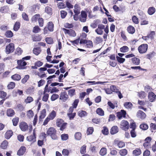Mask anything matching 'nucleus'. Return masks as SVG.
Segmentation results:
<instances>
[{
    "label": "nucleus",
    "mask_w": 156,
    "mask_h": 156,
    "mask_svg": "<svg viewBox=\"0 0 156 156\" xmlns=\"http://www.w3.org/2000/svg\"><path fill=\"white\" fill-rule=\"evenodd\" d=\"M132 61L133 64L136 65H139L140 62V59L136 57H134L132 59Z\"/></svg>",
    "instance_id": "16"
},
{
    "label": "nucleus",
    "mask_w": 156,
    "mask_h": 156,
    "mask_svg": "<svg viewBox=\"0 0 156 156\" xmlns=\"http://www.w3.org/2000/svg\"><path fill=\"white\" fill-rule=\"evenodd\" d=\"M41 30L38 26H36L34 27L33 30V32L34 33H37L39 32Z\"/></svg>",
    "instance_id": "40"
},
{
    "label": "nucleus",
    "mask_w": 156,
    "mask_h": 156,
    "mask_svg": "<svg viewBox=\"0 0 156 156\" xmlns=\"http://www.w3.org/2000/svg\"><path fill=\"white\" fill-rule=\"evenodd\" d=\"M75 90L74 89H72L69 90L68 91V94L71 97L73 96L75 94Z\"/></svg>",
    "instance_id": "59"
},
{
    "label": "nucleus",
    "mask_w": 156,
    "mask_h": 156,
    "mask_svg": "<svg viewBox=\"0 0 156 156\" xmlns=\"http://www.w3.org/2000/svg\"><path fill=\"white\" fill-rule=\"evenodd\" d=\"M46 41L48 44H52L53 42L52 39L50 37L46 38Z\"/></svg>",
    "instance_id": "60"
},
{
    "label": "nucleus",
    "mask_w": 156,
    "mask_h": 156,
    "mask_svg": "<svg viewBox=\"0 0 156 156\" xmlns=\"http://www.w3.org/2000/svg\"><path fill=\"white\" fill-rule=\"evenodd\" d=\"M86 146L85 145H83L81 147L80 152L81 154H84L86 153Z\"/></svg>",
    "instance_id": "52"
},
{
    "label": "nucleus",
    "mask_w": 156,
    "mask_h": 156,
    "mask_svg": "<svg viewBox=\"0 0 156 156\" xmlns=\"http://www.w3.org/2000/svg\"><path fill=\"white\" fill-rule=\"evenodd\" d=\"M63 123V121L61 119H58L56 122L57 126L58 127H60L61 125Z\"/></svg>",
    "instance_id": "57"
},
{
    "label": "nucleus",
    "mask_w": 156,
    "mask_h": 156,
    "mask_svg": "<svg viewBox=\"0 0 156 156\" xmlns=\"http://www.w3.org/2000/svg\"><path fill=\"white\" fill-rule=\"evenodd\" d=\"M19 121V119L18 117H15L13 119L12 122L14 126H17Z\"/></svg>",
    "instance_id": "35"
},
{
    "label": "nucleus",
    "mask_w": 156,
    "mask_h": 156,
    "mask_svg": "<svg viewBox=\"0 0 156 156\" xmlns=\"http://www.w3.org/2000/svg\"><path fill=\"white\" fill-rule=\"evenodd\" d=\"M75 139L77 140H80L81 138V134L80 133L77 132L75 135Z\"/></svg>",
    "instance_id": "39"
},
{
    "label": "nucleus",
    "mask_w": 156,
    "mask_h": 156,
    "mask_svg": "<svg viewBox=\"0 0 156 156\" xmlns=\"http://www.w3.org/2000/svg\"><path fill=\"white\" fill-rule=\"evenodd\" d=\"M15 114V112L13 110L11 109H9L7 111V115L8 116H12Z\"/></svg>",
    "instance_id": "19"
},
{
    "label": "nucleus",
    "mask_w": 156,
    "mask_h": 156,
    "mask_svg": "<svg viewBox=\"0 0 156 156\" xmlns=\"http://www.w3.org/2000/svg\"><path fill=\"white\" fill-rule=\"evenodd\" d=\"M116 58L118 62L120 63H123L125 60V58L120 57L118 56H116Z\"/></svg>",
    "instance_id": "41"
},
{
    "label": "nucleus",
    "mask_w": 156,
    "mask_h": 156,
    "mask_svg": "<svg viewBox=\"0 0 156 156\" xmlns=\"http://www.w3.org/2000/svg\"><path fill=\"white\" fill-rule=\"evenodd\" d=\"M48 97L49 95L48 94L44 93V96L42 98V100L43 101L46 102L48 100Z\"/></svg>",
    "instance_id": "53"
},
{
    "label": "nucleus",
    "mask_w": 156,
    "mask_h": 156,
    "mask_svg": "<svg viewBox=\"0 0 156 156\" xmlns=\"http://www.w3.org/2000/svg\"><path fill=\"white\" fill-rule=\"evenodd\" d=\"M147 48L148 45L147 44H143L138 47V50L140 53H143L147 51Z\"/></svg>",
    "instance_id": "5"
},
{
    "label": "nucleus",
    "mask_w": 156,
    "mask_h": 156,
    "mask_svg": "<svg viewBox=\"0 0 156 156\" xmlns=\"http://www.w3.org/2000/svg\"><path fill=\"white\" fill-rule=\"evenodd\" d=\"M155 9L153 7H150L148 10V13L150 15H152L155 12Z\"/></svg>",
    "instance_id": "29"
},
{
    "label": "nucleus",
    "mask_w": 156,
    "mask_h": 156,
    "mask_svg": "<svg viewBox=\"0 0 156 156\" xmlns=\"http://www.w3.org/2000/svg\"><path fill=\"white\" fill-rule=\"evenodd\" d=\"M13 133L11 130L8 131L5 134V138L7 139H9L10 137L12 136Z\"/></svg>",
    "instance_id": "17"
},
{
    "label": "nucleus",
    "mask_w": 156,
    "mask_h": 156,
    "mask_svg": "<svg viewBox=\"0 0 156 156\" xmlns=\"http://www.w3.org/2000/svg\"><path fill=\"white\" fill-rule=\"evenodd\" d=\"M124 105L126 108L128 109L131 108L133 106L132 104L130 102H126L124 104Z\"/></svg>",
    "instance_id": "33"
},
{
    "label": "nucleus",
    "mask_w": 156,
    "mask_h": 156,
    "mask_svg": "<svg viewBox=\"0 0 156 156\" xmlns=\"http://www.w3.org/2000/svg\"><path fill=\"white\" fill-rule=\"evenodd\" d=\"M38 22L40 26L42 27L43 26V19L41 18H39L38 19Z\"/></svg>",
    "instance_id": "63"
},
{
    "label": "nucleus",
    "mask_w": 156,
    "mask_h": 156,
    "mask_svg": "<svg viewBox=\"0 0 156 156\" xmlns=\"http://www.w3.org/2000/svg\"><path fill=\"white\" fill-rule=\"evenodd\" d=\"M56 116V112L54 110H53L50 113L48 117L51 120L53 119Z\"/></svg>",
    "instance_id": "26"
},
{
    "label": "nucleus",
    "mask_w": 156,
    "mask_h": 156,
    "mask_svg": "<svg viewBox=\"0 0 156 156\" xmlns=\"http://www.w3.org/2000/svg\"><path fill=\"white\" fill-rule=\"evenodd\" d=\"M87 14L85 12L82 11L80 16V20L82 22H85L86 20Z\"/></svg>",
    "instance_id": "7"
},
{
    "label": "nucleus",
    "mask_w": 156,
    "mask_h": 156,
    "mask_svg": "<svg viewBox=\"0 0 156 156\" xmlns=\"http://www.w3.org/2000/svg\"><path fill=\"white\" fill-rule=\"evenodd\" d=\"M139 95L141 98H144L146 95V94L145 92L143 91H141L138 93Z\"/></svg>",
    "instance_id": "54"
},
{
    "label": "nucleus",
    "mask_w": 156,
    "mask_h": 156,
    "mask_svg": "<svg viewBox=\"0 0 156 156\" xmlns=\"http://www.w3.org/2000/svg\"><path fill=\"white\" fill-rule=\"evenodd\" d=\"M110 89L112 92L117 93L118 92L119 89H117L116 87L114 85H112L110 87Z\"/></svg>",
    "instance_id": "49"
},
{
    "label": "nucleus",
    "mask_w": 156,
    "mask_h": 156,
    "mask_svg": "<svg viewBox=\"0 0 156 156\" xmlns=\"http://www.w3.org/2000/svg\"><path fill=\"white\" fill-rule=\"evenodd\" d=\"M14 49V44L12 43H10L6 47L5 51L6 54H8L12 52Z\"/></svg>",
    "instance_id": "2"
},
{
    "label": "nucleus",
    "mask_w": 156,
    "mask_h": 156,
    "mask_svg": "<svg viewBox=\"0 0 156 156\" xmlns=\"http://www.w3.org/2000/svg\"><path fill=\"white\" fill-rule=\"evenodd\" d=\"M120 127L125 131L127 130L129 128V124L127 121L125 120H123L120 123Z\"/></svg>",
    "instance_id": "3"
},
{
    "label": "nucleus",
    "mask_w": 156,
    "mask_h": 156,
    "mask_svg": "<svg viewBox=\"0 0 156 156\" xmlns=\"http://www.w3.org/2000/svg\"><path fill=\"white\" fill-rule=\"evenodd\" d=\"M69 136L67 134H63L61 135V138L62 140H66L68 139Z\"/></svg>",
    "instance_id": "47"
},
{
    "label": "nucleus",
    "mask_w": 156,
    "mask_h": 156,
    "mask_svg": "<svg viewBox=\"0 0 156 156\" xmlns=\"http://www.w3.org/2000/svg\"><path fill=\"white\" fill-rule=\"evenodd\" d=\"M74 12L75 14H79L80 13V8L78 5L76 4L74 6Z\"/></svg>",
    "instance_id": "18"
},
{
    "label": "nucleus",
    "mask_w": 156,
    "mask_h": 156,
    "mask_svg": "<svg viewBox=\"0 0 156 156\" xmlns=\"http://www.w3.org/2000/svg\"><path fill=\"white\" fill-rule=\"evenodd\" d=\"M27 117L30 119L33 117L34 115V112L31 110H30L27 112Z\"/></svg>",
    "instance_id": "22"
},
{
    "label": "nucleus",
    "mask_w": 156,
    "mask_h": 156,
    "mask_svg": "<svg viewBox=\"0 0 156 156\" xmlns=\"http://www.w3.org/2000/svg\"><path fill=\"white\" fill-rule=\"evenodd\" d=\"M127 31L129 33L133 34L135 32V29L132 26H129L127 28Z\"/></svg>",
    "instance_id": "20"
},
{
    "label": "nucleus",
    "mask_w": 156,
    "mask_h": 156,
    "mask_svg": "<svg viewBox=\"0 0 156 156\" xmlns=\"http://www.w3.org/2000/svg\"><path fill=\"white\" fill-rule=\"evenodd\" d=\"M8 143L6 140H4L2 143L1 145V147L3 149H5L7 147Z\"/></svg>",
    "instance_id": "28"
},
{
    "label": "nucleus",
    "mask_w": 156,
    "mask_h": 156,
    "mask_svg": "<svg viewBox=\"0 0 156 156\" xmlns=\"http://www.w3.org/2000/svg\"><path fill=\"white\" fill-rule=\"evenodd\" d=\"M20 23L19 22H16L15 23L13 28L14 30L15 31H17L20 28Z\"/></svg>",
    "instance_id": "36"
},
{
    "label": "nucleus",
    "mask_w": 156,
    "mask_h": 156,
    "mask_svg": "<svg viewBox=\"0 0 156 156\" xmlns=\"http://www.w3.org/2000/svg\"><path fill=\"white\" fill-rule=\"evenodd\" d=\"M120 50L122 52H126L129 51V48L127 46H124L121 48Z\"/></svg>",
    "instance_id": "32"
},
{
    "label": "nucleus",
    "mask_w": 156,
    "mask_h": 156,
    "mask_svg": "<svg viewBox=\"0 0 156 156\" xmlns=\"http://www.w3.org/2000/svg\"><path fill=\"white\" fill-rule=\"evenodd\" d=\"M60 15L62 19L64 18L67 15V12L65 11L62 10L60 11Z\"/></svg>",
    "instance_id": "48"
},
{
    "label": "nucleus",
    "mask_w": 156,
    "mask_h": 156,
    "mask_svg": "<svg viewBox=\"0 0 156 156\" xmlns=\"http://www.w3.org/2000/svg\"><path fill=\"white\" fill-rule=\"evenodd\" d=\"M62 30L66 34H68L70 36L75 37L76 35L75 31L72 29H66L65 28H63Z\"/></svg>",
    "instance_id": "6"
},
{
    "label": "nucleus",
    "mask_w": 156,
    "mask_h": 156,
    "mask_svg": "<svg viewBox=\"0 0 156 156\" xmlns=\"http://www.w3.org/2000/svg\"><path fill=\"white\" fill-rule=\"evenodd\" d=\"M140 127L142 130H146L148 129V126L146 123H143L140 125Z\"/></svg>",
    "instance_id": "31"
},
{
    "label": "nucleus",
    "mask_w": 156,
    "mask_h": 156,
    "mask_svg": "<svg viewBox=\"0 0 156 156\" xmlns=\"http://www.w3.org/2000/svg\"><path fill=\"white\" fill-rule=\"evenodd\" d=\"M148 99L149 101L151 102L155 101L156 99V95L152 92H150L149 93L148 95Z\"/></svg>",
    "instance_id": "12"
},
{
    "label": "nucleus",
    "mask_w": 156,
    "mask_h": 156,
    "mask_svg": "<svg viewBox=\"0 0 156 156\" xmlns=\"http://www.w3.org/2000/svg\"><path fill=\"white\" fill-rule=\"evenodd\" d=\"M87 114V112L84 111H81L79 112V115L81 117H83Z\"/></svg>",
    "instance_id": "55"
},
{
    "label": "nucleus",
    "mask_w": 156,
    "mask_h": 156,
    "mask_svg": "<svg viewBox=\"0 0 156 156\" xmlns=\"http://www.w3.org/2000/svg\"><path fill=\"white\" fill-rule=\"evenodd\" d=\"M45 12L48 14H51L52 12L51 9L48 6H47L45 7Z\"/></svg>",
    "instance_id": "50"
},
{
    "label": "nucleus",
    "mask_w": 156,
    "mask_h": 156,
    "mask_svg": "<svg viewBox=\"0 0 156 156\" xmlns=\"http://www.w3.org/2000/svg\"><path fill=\"white\" fill-rule=\"evenodd\" d=\"M22 50L20 48H18L16 50V53L18 55H21L22 52Z\"/></svg>",
    "instance_id": "62"
},
{
    "label": "nucleus",
    "mask_w": 156,
    "mask_h": 156,
    "mask_svg": "<svg viewBox=\"0 0 156 156\" xmlns=\"http://www.w3.org/2000/svg\"><path fill=\"white\" fill-rule=\"evenodd\" d=\"M68 95L66 92H62L60 95V99L65 102L68 98Z\"/></svg>",
    "instance_id": "11"
},
{
    "label": "nucleus",
    "mask_w": 156,
    "mask_h": 156,
    "mask_svg": "<svg viewBox=\"0 0 156 156\" xmlns=\"http://www.w3.org/2000/svg\"><path fill=\"white\" fill-rule=\"evenodd\" d=\"M20 127L21 130L23 131H26L28 129V125L25 122H22L20 124Z\"/></svg>",
    "instance_id": "8"
},
{
    "label": "nucleus",
    "mask_w": 156,
    "mask_h": 156,
    "mask_svg": "<svg viewBox=\"0 0 156 156\" xmlns=\"http://www.w3.org/2000/svg\"><path fill=\"white\" fill-rule=\"evenodd\" d=\"M106 149L105 147L102 148L100 151V154L102 156H104L106 154Z\"/></svg>",
    "instance_id": "38"
},
{
    "label": "nucleus",
    "mask_w": 156,
    "mask_h": 156,
    "mask_svg": "<svg viewBox=\"0 0 156 156\" xmlns=\"http://www.w3.org/2000/svg\"><path fill=\"white\" fill-rule=\"evenodd\" d=\"M54 25L51 22H49L48 24V28L49 30L52 31L53 30Z\"/></svg>",
    "instance_id": "23"
},
{
    "label": "nucleus",
    "mask_w": 156,
    "mask_h": 156,
    "mask_svg": "<svg viewBox=\"0 0 156 156\" xmlns=\"http://www.w3.org/2000/svg\"><path fill=\"white\" fill-rule=\"evenodd\" d=\"M29 76L28 75H26L24 77L22 80L21 82L23 83H25L29 78Z\"/></svg>",
    "instance_id": "51"
},
{
    "label": "nucleus",
    "mask_w": 156,
    "mask_h": 156,
    "mask_svg": "<svg viewBox=\"0 0 156 156\" xmlns=\"http://www.w3.org/2000/svg\"><path fill=\"white\" fill-rule=\"evenodd\" d=\"M96 112L98 114L100 115L103 116L104 114V111L100 108H98L96 111Z\"/></svg>",
    "instance_id": "27"
},
{
    "label": "nucleus",
    "mask_w": 156,
    "mask_h": 156,
    "mask_svg": "<svg viewBox=\"0 0 156 156\" xmlns=\"http://www.w3.org/2000/svg\"><path fill=\"white\" fill-rule=\"evenodd\" d=\"M17 63L19 66H20V67H21V66H24L27 65L26 62L24 61L23 59H22V60H18L17 61Z\"/></svg>",
    "instance_id": "21"
},
{
    "label": "nucleus",
    "mask_w": 156,
    "mask_h": 156,
    "mask_svg": "<svg viewBox=\"0 0 156 156\" xmlns=\"http://www.w3.org/2000/svg\"><path fill=\"white\" fill-rule=\"evenodd\" d=\"M11 78L14 80H19L21 78L20 75L18 74H15L11 76Z\"/></svg>",
    "instance_id": "24"
},
{
    "label": "nucleus",
    "mask_w": 156,
    "mask_h": 156,
    "mask_svg": "<svg viewBox=\"0 0 156 156\" xmlns=\"http://www.w3.org/2000/svg\"><path fill=\"white\" fill-rule=\"evenodd\" d=\"M141 153V150L139 148L136 149L133 151V154L136 156L139 155Z\"/></svg>",
    "instance_id": "34"
},
{
    "label": "nucleus",
    "mask_w": 156,
    "mask_h": 156,
    "mask_svg": "<svg viewBox=\"0 0 156 156\" xmlns=\"http://www.w3.org/2000/svg\"><path fill=\"white\" fill-rule=\"evenodd\" d=\"M154 35L155 32L154 31H152L147 37H143V38L145 40H146L147 38L152 39L154 37Z\"/></svg>",
    "instance_id": "25"
},
{
    "label": "nucleus",
    "mask_w": 156,
    "mask_h": 156,
    "mask_svg": "<svg viewBox=\"0 0 156 156\" xmlns=\"http://www.w3.org/2000/svg\"><path fill=\"white\" fill-rule=\"evenodd\" d=\"M136 116L139 119L141 120H144L146 118L147 115L143 111L139 110L136 113Z\"/></svg>",
    "instance_id": "4"
},
{
    "label": "nucleus",
    "mask_w": 156,
    "mask_h": 156,
    "mask_svg": "<svg viewBox=\"0 0 156 156\" xmlns=\"http://www.w3.org/2000/svg\"><path fill=\"white\" fill-rule=\"evenodd\" d=\"M132 20L133 22L135 24H138L139 23L138 19L135 16H133L132 17Z\"/></svg>",
    "instance_id": "61"
},
{
    "label": "nucleus",
    "mask_w": 156,
    "mask_h": 156,
    "mask_svg": "<svg viewBox=\"0 0 156 156\" xmlns=\"http://www.w3.org/2000/svg\"><path fill=\"white\" fill-rule=\"evenodd\" d=\"M34 53L36 55H38L41 52V49L40 48H34L33 50Z\"/></svg>",
    "instance_id": "30"
},
{
    "label": "nucleus",
    "mask_w": 156,
    "mask_h": 156,
    "mask_svg": "<svg viewBox=\"0 0 156 156\" xmlns=\"http://www.w3.org/2000/svg\"><path fill=\"white\" fill-rule=\"evenodd\" d=\"M35 129L33 130V135H31L28 136L27 137V139L28 141L30 142H34L35 141Z\"/></svg>",
    "instance_id": "10"
},
{
    "label": "nucleus",
    "mask_w": 156,
    "mask_h": 156,
    "mask_svg": "<svg viewBox=\"0 0 156 156\" xmlns=\"http://www.w3.org/2000/svg\"><path fill=\"white\" fill-rule=\"evenodd\" d=\"M118 132V128L117 126H114L111 129L110 133L112 134H114Z\"/></svg>",
    "instance_id": "15"
},
{
    "label": "nucleus",
    "mask_w": 156,
    "mask_h": 156,
    "mask_svg": "<svg viewBox=\"0 0 156 156\" xmlns=\"http://www.w3.org/2000/svg\"><path fill=\"white\" fill-rule=\"evenodd\" d=\"M45 83V81L44 80H41L38 82V86L40 87L42 86Z\"/></svg>",
    "instance_id": "64"
},
{
    "label": "nucleus",
    "mask_w": 156,
    "mask_h": 156,
    "mask_svg": "<svg viewBox=\"0 0 156 156\" xmlns=\"http://www.w3.org/2000/svg\"><path fill=\"white\" fill-rule=\"evenodd\" d=\"M46 135L50 136L51 138L53 140H57L58 138L57 135L56 129L53 127L49 128L47 131L46 134L44 133H42V135H44V138L46 137Z\"/></svg>",
    "instance_id": "1"
},
{
    "label": "nucleus",
    "mask_w": 156,
    "mask_h": 156,
    "mask_svg": "<svg viewBox=\"0 0 156 156\" xmlns=\"http://www.w3.org/2000/svg\"><path fill=\"white\" fill-rule=\"evenodd\" d=\"M119 153L120 155L122 156H125L127 153V150L125 149H123L120 151Z\"/></svg>",
    "instance_id": "37"
},
{
    "label": "nucleus",
    "mask_w": 156,
    "mask_h": 156,
    "mask_svg": "<svg viewBox=\"0 0 156 156\" xmlns=\"http://www.w3.org/2000/svg\"><path fill=\"white\" fill-rule=\"evenodd\" d=\"M59 95L57 94H54L51 96V101H54L59 98Z\"/></svg>",
    "instance_id": "43"
},
{
    "label": "nucleus",
    "mask_w": 156,
    "mask_h": 156,
    "mask_svg": "<svg viewBox=\"0 0 156 156\" xmlns=\"http://www.w3.org/2000/svg\"><path fill=\"white\" fill-rule=\"evenodd\" d=\"M22 17L23 19L25 21H29V18L27 15L25 13H23L22 14Z\"/></svg>",
    "instance_id": "56"
},
{
    "label": "nucleus",
    "mask_w": 156,
    "mask_h": 156,
    "mask_svg": "<svg viewBox=\"0 0 156 156\" xmlns=\"http://www.w3.org/2000/svg\"><path fill=\"white\" fill-rule=\"evenodd\" d=\"M46 115V110L45 109H43L41 111L39 117V121H42Z\"/></svg>",
    "instance_id": "13"
},
{
    "label": "nucleus",
    "mask_w": 156,
    "mask_h": 156,
    "mask_svg": "<svg viewBox=\"0 0 156 156\" xmlns=\"http://www.w3.org/2000/svg\"><path fill=\"white\" fill-rule=\"evenodd\" d=\"M102 133L105 135H107L108 133V129L107 127L104 126L103 127V129L101 131Z\"/></svg>",
    "instance_id": "46"
},
{
    "label": "nucleus",
    "mask_w": 156,
    "mask_h": 156,
    "mask_svg": "<svg viewBox=\"0 0 156 156\" xmlns=\"http://www.w3.org/2000/svg\"><path fill=\"white\" fill-rule=\"evenodd\" d=\"M15 86V83L13 82H11L7 86L8 88L9 89H13Z\"/></svg>",
    "instance_id": "45"
},
{
    "label": "nucleus",
    "mask_w": 156,
    "mask_h": 156,
    "mask_svg": "<svg viewBox=\"0 0 156 156\" xmlns=\"http://www.w3.org/2000/svg\"><path fill=\"white\" fill-rule=\"evenodd\" d=\"M34 41H40L41 40V37L40 36H35L33 39Z\"/></svg>",
    "instance_id": "58"
},
{
    "label": "nucleus",
    "mask_w": 156,
    "mask_h": 156,
    "mask_svg": "<svg viewBox=\"0 0 156 156\" xmlns=\"http://www.w3.org/2000/svg\"><path fill=\"white\" fill-rule=\"evenodd\" d=\"M5 35L8 37H12L13 34L10 30H8L5 33Z\"/></svg>",
    "instance_id": "44"
},
{
    "label": "nucleus",
    "mask_w": 156,
    "mask_h": 156,
    "mask_svg": "<svg viewBox=\"0 0 156 156\" xmlns=\"http://www.w3.org/2000/svg\"><path fill=\"white\" fill-rule=\"evenodd\" d=\"M126 114V112L123 110H122L120 112H118L117 113V116L119 119H120L122 117H125Z\"/></svg>",
    "instance_id": "9"
},
{
    "label": "nucleus",
    "mask_w": 156,
    "mask_h": 156,
    "mask_svg": "<svg viewBox=\"0 0 156 156\" xmlns=\"http://www.w3.org/2000/svg\"><path fill=\"white\" fill-rule=\"evenodd\" d=\"M33 101V98L30 96L28 97L27 98L25 99V102L26 104L30 103Z\"/></svg>",
    "instance_id": "42"
},
{
    "label": "nucleus",
    "mask_w": 156,
    "mask_h": 156,
    "mask_svg": "<svg viewBox=\"0 0 156 156\" xmlns=\"http://www.w3.org/2000/svg\"><path fill=\"white\" fill-rule=\"evenodd\" d=\"M26 151V148L24 146H22L18 151L17 154L20 156L24 154Z\"/></svg>",
    "instance_id": "14"
}]
</instances>
